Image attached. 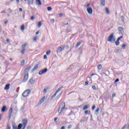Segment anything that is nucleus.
Returning a JSON list of instances; mask_svg holds the SVG:
<instances>
[{
	"mask_svg": "<svg viewBox=\"0 0 129 129\" xmlns=\"http://www.w3.org/2000/svg\"><path fill=\"white\" fill-rule=\"evenodd\" d=\"M28 122V120L27 119H24L22 121V124L20 123L18 125V127L19 129H25L26 128V126L27 125V123Z\"/></svg>",
	"mask_w": 129,
	"mask_h": 129,
	"instance_id": "f257e3e1",
	"label": "nucleus"
},
{
	"mask_svg": "<svg viewBox=\"0 0 129 129\" xmlns=\"http://www.w3.org/2000/svg\"><path fill=\"white\" fill-rule=\"evenodd\" d=\"M107 41H108V42H114V41H115V37H114L113 33H111L108 37Z\"/></svg>",
	"mask_w": 129,
	"mask_h": 129,
	"instance_id": "f03ea898",
	"label": "nucleus"
},
{
	"mask_svg": "<svg viewBox=\"0 0 129 129\" xmlns=\"http://www.w3.org/2000/svg\"><path fill=\"white\" fill-rule=\"evenodd\" d=\"M30 93H31V91L30 90H27L25 92H24V93L22 94V95L23 97H27L29 96Z\"/></svg>",
	"mask_w": 129,
	"mask_h": 129,
	"instance_id": "7ed1b4c3",
	"label": "nucleus"
},
{
	"mask_svg": "<svg viewBox=\"0 0 129 129\" xmlns=\"http://www.w3.org/2000/svg\"><path fill=\"white\" fill-rule=\"evenodd\" d=\"M61 89L62 87L59 88L58 90L55 92V93L52 95V96H51V99H53L56 96V95H57L58 93L61 91Z\"/></svg>",
	"mask_w": 129,
	"mask_h": 129,
	"instance_id": "20e7f679",
	"label": "nucleus"
},
{
	"mask_svg": "<svg viewBox=\"0 0 129 129\" xmlns=\"http://www.w3.org/2000/svg\"><path fill=\"white\" fill-rule=\"evenodd\" d=\"M65 48V45H62L57 48L56 50V53H61L63 50Z\"/></svg>",
	"mask_w": 129,
	"mask_h": 129,
	"instance_id": "39448f33",
	"label": "nucleus"
},
{
	"mask_svg": "<svg viewBox=\"0 0 129 129\" xmlns=\"http://www.w3.org/2000/svg\"><path fill=\"white\" fill-rule=\"evenodd\" d=\"M65 109V103H62V107L60 109H58V113H61Z\"/></svg>",
	"mask_w": 129,
	"mask_h": 129,
	"instance_id": "423d86ee",
	"label": "nucleus"
},
{
	"mask_svg": "<svg viewBox=\"0 0 129 129\" xmlns=\"http://www.w3.org/2000/svg\"><path fill=\"white\" fill-rule=\"evenodd\" d=\"M87 11L89 15H92L93 11L92 10V8L88 7L87 8Z\"/></svg>",
	"mask_w": 129,
	"mask_h": 129,
	"instance_id": "0eeeda50",
	"label": "nucleus"
},
{
	"mask_svg": "<svg viewBox=\"0 0 129 129\" xmlns=\"http://www.w3.org/2000/svg\"><path fill=\"white\" fill-rule=\"evenodd\" d=\"M47 71H48V70L47 69H45L43 70L40 71L39 72V75H43V74H45V73H46Z\"/></svg>",
	"mask_w": 129,
	"mask_h": 129,
	"instance_id": "6e6552de",
	"label": "nucleus"
},
{
	"mask_svg": "<svg viewBox=\"0 0 129 129\" xmlns=\"http://www.w3.org/2000/svg\"><path fill=\"white\" fill-rule=\"evenodd\" d=\"M118 31L119 33H120V34H123V28L121 27H118Z\"/></svg>",
	"mask_w": 129,
	"mask_h": 129,
	"instance_id": "1a4fd4ad",
	"label": "nucleus"
},
{
	"mask_svg": "<svg viewBox=\"0 0 129 129\" xmlns=\"http://www.w3.org/2000/svg\"><path fill=\"white\" fill-rule=\"evenodd\" d=\"M13 114V108H11L9 109V117L11 118L12 117V115Z\"/></svg>",
	"mask_w": 129,
	"mask_h": 129,
	"instance_id": "9d476101",
	"label": "nucleus"
},
{
	"mask_svg": "<svg viewBox=\"0 0 129 129\" xmlns=\"http://www.w3.org/2000/svg\"><path fill=\"white\" fill-rule=\"evenodd\" d=\"M29 78V74L27 73L24 76V81H27Z\"/></svg>",
	"mask_w": 129,
	"mask_h": 129,
	"instance_id": "9b49d317",
	"label": "nucleus"
},
{
	"mask_svg": "<svg viewBox=\"0 0 129 129\" xmlns=\"http://www.w3.org/2000/svg\"><path fill=\"white\" fill-rule=\"evenodd\" d=\"M7 106H3V107L2 108V110H1V111L2 112H6V111L7 110Z\"/></svg>",
	"mask_w": 129,
	"mask_h": 129,
	"instance_id": "f8f14e48",
	"label": "nucleus"
},
{
	"mask_svg": "<svg viewBox=\"0 0 129 129\" xmlns=\"http://www.w3.org/2000/svg\"><path fill=\"white\" fill-rule=\"evenodd\" d=\"M122 129H129V124H125Z\"/></svg>",
	"mask_w": 129,
	"mask_h": 129,
	"instance_id": "ddd939ff",
	"label": "nucleus"
},
{
	"mask_svg": "<svg viewBox=\"0 0 129 129\" xmlns=\"http://www.w3.org/2000/svg\"><path fill=\"white\" fill-rule=\"evenodd\" d=\"M101 6H102V7H104V6H105V0L101 1Z\"/></svg>",
	"mask_w": 129,
	"mask_h": 129,
	"instance_id": "4468645a",
	"label": "nucleus"
},
{
	"mask_svg": "<svg viewBox=\"0 0 129 129\" xmlns=\"http://www.w3.org/2000/svg\"><path fill=\"white\" fill-rule=\"evenodd\" d=\"M36 2L37 6H41V5H42V2H41L40 0H36Z\"/></svg>",
	"mask_w": 129,
	"mask_h": 129,
	"instance_id": "2eb2a0df",
	"label": "nucleus"
},
{
	"mask_svg": "<svg viewBox=\"0 0 129 129\" xmlns=\"http://www.w3.org/2000/svg\"><path fill=\"white\" fill-rule=\"evenodd\" d=\"M5 89V90H9V89H10V84H8L6 85Z\"/></svg>",
	"mask_w": 129,
	"mask_h": 129,
	"instance_id": "dca6fc26",
	"label": "nucleus"
},
{
	"mask_svg": "<svg viewBox=\"0 0 129 129\" xmlns=\"http://www.w3.org/2000/svg\"><path fill=\"white\" fill-rule=\"evenodd\" d=\"M90 106V105H88L87 106H84V108H83V110H85L86 109H88V107H89Z\"/></svg>",
	"mask_w": 129,
	"mask_h": 129,
	"instance_id": "f3484780",
	"label": "nucleus"
},
{
	"mask_svg": "<svg viewBox=\"0 0 129 129\" xmlns=\"http://www.w3.org/2000/svg\"><path fill=\"white\" fill-rule=\"evenodd\" d=\"M45 99H46V98H45V97H44L43 98H42L40 100V103H43V102H44V101H45Z\"/></svg>",
	"mask_w": 129,
	"mask_h": 129,
	"instance_id": "a211bd4d",
	"label": "nucleus"
},
{
	"mask_svg": "<svg viewBox=\"0 0 129 129\" xmlns=\"http://www.w3.org/2000/svg\"><path fill=\"white\" fill-rule=\"evenodd\" d=\"M38 64L36 65V66H35L33 69L32 71H35L36 70H37V69H38Z\"/></svg>",
	"mask_w": 129,
	"mask_h": 129,
	"instance_id": "6ab92c4d",
	"label": "nucleus"
},
{
	"mask_svg": "<svg viewBox=\"0 0 129 129\" xmlns=\"http://www.w3.org/2000/svg\"><path fill=\"white\" fill-rule=\"evenodd\" d=\"M30 69H31V67H29L28 68H27L25 70V72L27 73L28 72V71H29L30 70Z\"/></svg>",
	"mask_w": 129,
	"mask_h": 129,
	"instance_id": "aec40b11",
	"label": "nucleus"
},
{
	"mask_svg": "<svg viewBox=\"0 0 129 129\" xmlns=\"http://www.w3.org/2000/svg\"><path fill=\"white\" fill-rule=\"evenodd\" d=\"M105 12L106 14H107V15H109V10H108V8L105 9Z\"/></svg>",
	"mask_w": 129,
	"mask_h": 129,
	"instance_id": "412c9836",
	"label": "nucleus"
},
{
	"mask_svg": "<svg viewBox=\"0 0 129 129\" xmlns=\"http://www.w3.org/2000/svg\"><path fill=\"white\" fill-rule=\"evenodd\" d=\"M27 45H28V44L27 43H24L22 46V48H25L27 46Z\"/></svg>",
	"mask_w": 129,
	"mask_h": 129,
	"instance_id": "4be33fe9",
	"label": "nucleus"
},
{
	"mask_svg": "<svg viewBox=\"0 0 129 129\" xmlns=\"http://www.w3.org/2000/svg\"><path fill=\"white\" fill-rule=\"evenodd\" d=\"M25 51H26V48H22V50H21L22 54H24Z\"/></svg>",
	"mask_w": 129,
	"mask_h": 129,
	"instance_id": "5701e85b",
	"label": "nucleus"
},
{
	"mask_svg": "<svg viewBox=\"0 0 129 129\" xmlns=\"http://www.w3.org/2000/svg\"><path fill=\"white\" fill-rule=\"evenodd\" d=\"M101 68H102V65L99 64L98 66V69H99V70H100L101 69Z\"/></svg>",
	"mask_w": 129,
	"mask_h": 129,
	"instance_id": "b1692460",
	"label": "nucleus"
},
{
	"mask_svg": "<svg viewBox=\"0 0 129 129\" xmlns=\"http://www.w3.org/2000/svg\"><path fill=\"white\" fill-rule=\"evenodd\" d=\"M21 30L22 31H24L25 30V25H23L21 27Z\"/></svg>",
	"mask_w": 129,
	"mask_h": 129,
	"instance_id": "393cba45",
	"label": "nucleus"
},
{
	"mask_svg": "<svg viewBox=\"0 0 129 129\" xmlns=\"http://www.w3.org/2000/svg\"><path fill=\"white\" fill-rule=\"evenodd\" d=\"M21 64L22 66H24V65H25V60H23L21 61Z\"/></svg>",
	"mask_w": 129,
	"mask_h": 129,
	"instance_id": "a878e982",
	"label": "nucleus"
},
{
	"mask_svg": "<svg viewBox=\"0 0 129 129\" xmlns=\"http://www.w3.org/2000/svg\"><path fill=\"white\" fill-rule=\"evenodd\" d=\"M47 11H48V12H51V11H52V8L51 7H48Z\"/></svg>",
	"mask_w": 129,
	"mask_h": 129,
	"instance_id": "bb28decb",
	"label": "nucleus"
},
{
	"mask_svg": "<svg viewBox=\"0 0 129 129\" xmlns=\"http://www.w3.org/2000/svg\"><path fill=\"white\" fill-rule=\"evenodd\" d=\"M38 39V36H35L33 38V41L34 42H36L37 41V39Z\"/></svg>",
	"mask_w": 129,
	"mask_h": 129,
	"instance_id": "cd10ccee",
	"label": "nucleus"
},
{
	"mask_svg": "<svg viewBox=\"0 0 129 129\" xmlns=\"http://www.w3.org/2000/svg\"><path fill=\"white\" fill-rule=\"evenodd\" d=\"M30 83L31 84H34V83H35V81L34 80H33V79H31L30 80Z\"/></svg>",
	"mask_w": 129,
	"mask_h": 129,
	"instance_id": "c85d7f7f",
	"label": "nucleus"
},
{
	"mask_svg": "<svg viewBox=\"0 0 129 129\" xmlns=\"http://www.w3.org/2000/svg\"><path fill=\"white\" fill-rule=\"evenodd\" d=\"M41 26H42V23L41 22V21H39L38 24V27H39V28H40V27H41Z\"/></svg>",
	"mask_w": 129,
	"mask_h": 129,
	"instance_id": "c756f323",
	"label": "nucleus"
},
{
	"mask_svg": "<svg viewBox=\"0 0 129 129\" xmlns=\"http://www.w3.org/2000/svg\"><path fill=\"white\" fill-rule=\"evenodd\" d=\"M115 44L116 45V46H118V45H119V41H118V39L117 41L115 42Z\"/></svg>",
	"mask_w": 129,
	"mask_h": 129,
	"instance_id": "7c9ffc66",
	"label": "nucleus"
},
{
	"mask_svg": "<svg viewBox=\"0 0 129 129\" xmlns=\"http://www.w3.org/2000/svg\"><path fill=\"white\" fill-rule=\"evenodd\" d=\"M81 44V42H79L76 44V47H79V45Z\"/></svg>",
	"mask_w": 129,
	"mask_h": 129,
	"instance_id": "2f4dec72",
	"label": "nucleus"
},
{
	"mask_svg": "<svg viewBox=\"0 0 129 129\" xmlns=\"http://www.w3.org/2000/svg\"><path fill=\"white\" fill-rule=\"evenodd\" d=\"M50 53H51V50H48L46 52V55H50Z\"/></svg>",
	"mask_w": 129,
	"mask_h": 129,
	"instance_id": "473e14b6",
	"label": "nucleus"
},
{
	"mask_svg": "<svg viewBox=\"0 0 129 129\" xmlns=\"http://www.w3.org/2000/svg\"><path fill=\"white\" fill-rule=\"evenodd\" d=\"M121 19L122 22H124V17H123V16H121Z\"/></svg>",
	"mask_w": 129,
	"mask_h": 129,
	"instance_id": "72a5a7b5",
	"label": "nucleus"
},
{
	"mask_svg": "<svg viewBox=\"0 0 129 129\" xmlns=\"http://www.w3.org/2000/svg\"><path fill=\"white\" fill-rule=\"evenodd\" d=\"M119 51H120V49H116L115 50V52H116V53H118V52H119Z\"/></svg>",
	"mask_w": 129,
	"mask_h": 129,
	"instance_id": "f704fd0d",
	"label": "nucleus"
},
{
	"mask_svg": "<svg viewBox=\"0 0 129 129\" xmlns=\"http://www.w3.org/2000/svg\"><path fill=\"white\" fill-rule=\"evenodd\" d=\"M50 22L53 24L55 22V20L54 19H51Z\"/></svg>",
	"mask_w": 129,
	"mask_h": 129,
	"instance_id": "c9c22d12",
	"label": "nucleus"
},
{
	"mask_svg": "<svg viewBox=\"0 0 129 129\" xmlns=\"http://www.w3.org/2000/svg\"><path fill=\"white\" fill-rule=\"evenodd\" d=\"M58 16L60 18H62V17H63V16H64V14H59Z\"/></svg>",
	"mask_w": 129,
	"mask_h": 129,
	"instance_id": "e433bc0d",
	"label": "nucleus"
},
{
	"mask_svg": "<svg viewBox=\"0 0 129 129\" xmlns=\"http://www.w3.org/2000/svg\"><path fill=\"white\" fill-rule=\"evenodd\" d=\"M122 38H123V36H120V37H119V38L117 39L118 41H120V40H121V39H122Z\"/></svg>",
	"mask_w": 129,
	"mask_h": 129,
	"instance_id": "4c0bfd02",
	"label": "nucleus"
},
{
	"mask_svg": "<svg viewBox=\"0 0 129 129\" xmlns=\"http://www.w3.org/2000/svg\"><path fill=\"white\" fill-rule=\"evenodd\" d=\"M118 81H119V79H116V80H115L114 83H116V82H118Z\"/></svg>",
	"mask_w": 129,
	"mask_h": 129,
	"instance_id": "58836bf2",
	"label": "nucleus"
},
{
	"mask_svg": "<svg viewBox=\"0 0 129 129\" xmlns=\"http://www.w3.org/2000/svg\"><path fill=\"white\" fill-rule=\"evenodd\" d=\"M125 47H126L125 44H122V48H123V49H124V48H125Z\"/></svg>",
	"mask_w": 129,
	"mask_h": 129,
	"instance_id": "ea45409f",
	"label": "nucleus"
},
{
	"mask_svg": "<svg viewBox=\"0 0 129 129\" xmlns=\"http://www.w3.org/2000/svg\"><path fill=\"white\" fill-rule=\"evenodd\" d=\"M92 88H93V89H94V90H95V89H96V87H95V86H93L92 87Z\"/></svg>",
	"mask_w": 129,
	"mask_h": 129,
	"instance_id": "a19ab883",
	"label": "nucleus"
},
{
	"mask_svg": "<svg viewBox=\"0 0 129 129\" xmlns=\"http://www.w3.org/2000/svg\"><path fill=\"white\" fill-rule=\"evenodd\" d=\"M90 6V4H88L86 6V8L87 9V8H89V7Z\"/></svg>",
	"mask_w": 129,
	"mask_h": 129,
	"instance_id": "79ce46f5",
	"label": "nucleus"
},
{
	"mask_svg": "<svg viewBox=\"0 0 129 129\" xmlns=\"http://www.w3.org/2000/svg\"><path fill=\"white\" fill-rule=\"evenodd\" d=\"M88 112H89L88 110H86V111H85V114H88Z\"/></svg>",
	"mask_w": 129,
	"mask_h": 129,
	"instance_id": "37998d69",
	"label": "nucleus"
},
{
	"mask_svg": "<svg viewBox=\"0 0 129 129\" xmlns=\"http://www.w3.org/2000/svg\"><path fill=\"white\" fill-rule=\"evenodd\" d=\"M71 127H72V125H69L68 126V128H69V129H70Z\"/></svg>",
	"mask_w": 129,
	"mask_h": 129,
	"instance_id": "c03bdc74",
	"label": "nucleus"
},
{
	"mask_svg": "<svg viewBox=\"0 0 129 129\" xmlns=\"http://www.w3.org/2000/svg\"><path fill=\"white\" fill-rule=\"evenodd\" d=\"M7 129H11V126H10L9 125H7Z\"/></svg>",
	"mask_w": 129,
	"mask_h": 129,
	"instance_id": "a18cd8bd",
	"label": "nucleus"
},
{
	"mask_svg": "<svg viewBox=\"0 0 129 129\" xmlns=\"http://www.w3.org/2000/svg\"><path fill=\"white\" fill-rule=\"evenodd\" d=\"M39 34H40V31H38L36 32V35H39Z\"/></svg>",
	"mask_w": 129,
	"mask_h": 129,
	"instance_id": "49530a36",
	"label": "nucleus"
},
{
	"mask_svg": "<svg viewBox=\"0 0 129 129\" xmlns=\"http://www.w3.org/2000/svg\"><path fill=\"white\" fill-rule=\"evenodd\" d=\"M92 109L93 110H94V109H95V106H93L92 107Z\"/></svg>",
	"mask_w": 129,
	"mask_h": 129,
	"instance_id": "de8ad7c7",
	"label": "nucleus"
},
{
	"mask_svg": "<svg viewBox=\"0 0 129 129\" xmlns=\"http://www.w3.org/2000/svg\"><path fill=\"white\" fill-rule=\"evenodd\" d=\"M44 93H46L47 92V89H44Z\"/></svg>",
	"mask_w": 129,
	"mask_h": 129,
	"instance_id": "09e8293b",
	"label": "nucleus"
},
{
	"mask_svg": "<svg viewBox=\"0 0 129 129\" xmlns=\"http://www.w3.org/2000/svg\"><path fill=\"white\" fill-rule=\"evenodd\" d=\"M99 111V108H97L96 110V112H98Z\"/></svg>",
	"mask_w": 129,
	"mask_h": 129,
	"instance_id": "8fccbe9b",
	"label": "nucleus"
},
{
	"mask_svg": "<svg viewBox=\"0 0 129 129\" xmlns=\"http://www.w3.org/2000/svg\"><path fill=\"white\" fill-rule=\"evenodd\" d=\"M44 59H47V55H44Z\"/></svg>",
	"mask_w": 129,
	"mask_h": 129,
	"instance_id": "3c124183",
	"label": "nucleus"
},
{
	"mask_svg": "<svg viewBox=\"0 0 129 129\" xmlns=\"http://www.w3.org/2000/svg\"><path fill=\"white\" fill-rule=\"evenodd\" d=\"M19 12H23V9L22 8H20Z\"/></svg>",
	"mask_w": 129,
	"mask_h": 129,
	"instance_id": "603ef678",
	"label": "nucleus"
},
{
	"mask_svg": "<svg viewBox=\"0 0 129 129\" xmlns=\"http://www.w3.org/2000/svg\"><path fill=\"white\" fill-rule=\"evenodd\" d=\"M34 19H35V18H34L33 16H32V17H31V20H34Z\"/></svg>",
	"mask_w": 129,
	"mask_h": 129,
	"instance_id": "864d4df0",
	"label": "nucleus"
},
{
	"mask_svg": "<svg viewBox=\"0 0 129 129\" xmlns=\"http://www.w3.org/2000/svg\"><path fill=\"white\" fill-rule=\"evenodd\" d=\"M16 2L17 3V4H19L20 3V0H16Z\"/></svg>",
	"mask_w": 129,
	"mask_h": 129,
	"instance_id": "5fc2aeb1",
	"label": "nucleus"
},
{
	"mask_svg": "<svg viewBox=\"0 0 129 129\" xmlns=\"http://www.w3.org/2000/svg\"><path fill=\"white\" fill-rule=\"evenodd\" d=\"M115 96V94H112V97H114Z\"/></svg>",
	"mask_w": 129,
	"mask_h": 129,
	"instance_id": "6e6d98bb",
	"label": "nucleus"
},
{
	"mask_svg": "<svg viewBox=\"0 0 129 129\" xmlns=\"http://www.w3.org/2000/svg\"><path fill=\"white\" fill-rule=\"evenodd\" d=\"M58 119V118H54V121H56V120H57Z\"/></svg>",
	"mask_w": 129,
	"mask_h": 129,
	"instance_id": "4d7b16f0",
	"label": "nucleus"
},
{
	"mask_svg": "<svg viewBox=\"0 0 129 129\" xmlns=\"http://www.w3.org/2000/svg\"><path fill=\"white\" fill-rule=\"evenodd\" d=\"M85 84H86V85H88V82H85Z\"/></svg>",
	"mask_w": 129,
	"mask_h": 129,
	"instance_id": "13d9d810",
	"label": "nucleus"
},
{
	"mask_svg": "<svg viewBox=\"0 0 129 129\" xmlns=\"http://www.w3.org/2000/svg\"><path fill=\"white\" fill-rule=\"evenodd\" d=\"M5 24H8V21H6L5 22Z\"/></svg>",
	"mask_w": 129,
	"mask_h": 129,
	"instance_id": "bf43d9fd",
	"label": "nucleus"
},
{
	"mask_svg": "<svg viewBox=\"0 0 129 129\" xmlns=\"http://www.w3.org/2000/svg\"><path fill=\"white\" fill-rule=\"evenodd\" d=\"M7 41L8 43H10V39H7Z\"/></svg>",
	"mask_w": 129,
	"mask_h": 129,
	"instance_id": "052dcab7",
	"label": "nucleus"
},
{
	"mask_svg": "<svg viewBox=\"0 0 129 129\" xmlns=\"http://www.w3.org/2000/svg\"><path fill=\"white\" fill-rule=\"evenodd\" d=\"M61 129H65V127L62 126V127H61Z\"/></svg>",
	"mask_w": 129,
	"mask_h": 129,
	"instance_id": "680f3d73",
	"label": "nucleus"
},
{
	"mask_svg": "<svg viewBox=\"0 0 129 129\" xmlns=\"http://www.w3.org/2000/svg\"><path fill=\"white\" fill-rule=\"evenodd\" d=\"M2 115H0V120L2 119Z\"/></svg>",
	"mask_w": 129,
	"mask_h": 129,
	"instance_id": "e2e57ef3",
	"label": "nucleus"
},
{
	"mask_svg": "<svg viewBox=\"0 0 129 129\" xmlns=\"http://www.w3.org/2000/svg\"><path fill=\"white\" fill-rule=\"evenodd\" d=\"M94 75H95V74H92V76H94Z\"/></svg>",
	"mask_w": 129,
	"mask_h": 129,
	"instance_id": "0e129e2a",
	"label": "nucleus"
},
{
	"mask_svg": "<svg viewBox=\"0 0 129 129\" xmlns=\"http://www.w3.org/2000/svg\"><path fill=\"white\" fill-rule=\"evenodd\" d=\"M87 79V80H89V79H90V78L89 77Z\"/></svg>",
	"mask_w": 129,
	"mask_h": 129,
	"instance_id": "69168bd1",
	"label": "nucleus"
},
{
	"mask_svg": "<svg viewBox=\"0 0 129 129\" xmlns=\"http://www.w3.org/2000/svg\"><path fill=\"white\" fill-rule=\"evenodd\" d=\"M10 61H13V59L10 58Z\"/></svg>",
	"mask_w": 129,
	"mask_h": 129,
	"instance_id": "338daca9",
	"label": "nucleus"
},
{
	"mask_svg": "<svg viewBox=\"0 0 129 129\" xmlns=\"http://www.w3.org/2000/svg\"><path fill=\"white\" fill-rule=\"evenodd\" d=\"M72 36L73 37H74V36H75V34H73Z\"/></svg>",
	"mask_w": 129,
	"mask_h": 129,
	"instance_id": "774afa93",
	"label": "nucleus"
}]
</instances>
